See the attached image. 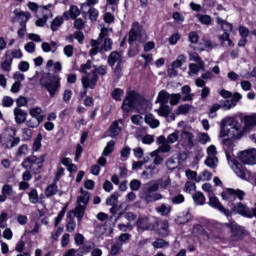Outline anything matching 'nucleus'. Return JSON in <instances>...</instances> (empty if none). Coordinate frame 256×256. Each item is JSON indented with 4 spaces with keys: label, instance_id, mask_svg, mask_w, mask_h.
Returning <instances> with one entry per match:
<instances>
[{
    "label": "nucleus",
    "instance_id": "obj_1",
    "mask_svg": "<svg viewBox=\"0 0 256 256\" xmlns=\"http://www.w3.org/2000/svg\"><path fill=\"white\" fill-rule=\"evenodd\" d=\"M171 185V178L158 179L150 181L146 184H144L141 192H140V198L146 201L147 203H151L153 201H161L163 199V194L157 193L160 189H167Z\"/></svg>",
    "mask_w": 256,
    "mask_h": 256
},
{
    "label": "nucleus",
    "instance_id": "obj_2",
    "mask_svg": "<svg viewBox=\"0 0 256 256\" xmlns=\"http://www.w3.org/2000/svg\"><path fill=\"white\" fill-rule=\"evenodd\" d=\"M245 128L241 125L235 118L226 117L221 122L220 134L219 137H231L239 141L245 137Z\"/></svg>",
    "mask_w": 256,
    "mask_h": 256
},
{
    "label": "nucleus",
    "instance_id": "obj_3",
    "mask_svg": "<svg viewBox=\"0 0 256 256\" xmlns=\"http://www.w3.org/2000/svg\"><path fill=\"white\" fill-rule=\"evenodd\" d=\"M143 105H145V98L135 91H129L122 103L121 109L124 110L125 113H129L131 109L134 108L143 109Z\"/></svg>",
    "mask_w": 256,
    "mask_h": 256
},
{
    "label": "nucleus",
    "instance_id": "obj_4",
    "mask_svg": "<svg viewBox=\"0 0 256 256\" xmlns=\"http://www.w3.org/2000/svg\"><path fill=\"white\" fill-rule=\"evenodd\" d=\"M216 229H218L220 233H224V231H229L230 241H241L243 239V228L233 220H230L229 223H217Z\"/></svg>",
    "mask_w": 256,
    "mask_h": 256
},
{
    "label": "nucleus",
    "instance_id": "obj_5",
    "mask_svg": "<svg viewBox=\"0 0 256 256\" xmlns=\"http://www.w3.org/2000/svg\"><path fill=\"white\" fill-rule=\"evenodd\" d=\"M45 163V156L42 155L40 157H37L35 155H31L26 157L22 164L21 167L23 169H28L32 171L35 175H39L41 173V170L43 169V164Z\"/></svg>",
    "mask_w": 256,
    "mask_h": 256
},
{
    "label": "nucleus",
    "instance_id": "obj_6",
    "mask_svg": "<svg viewBox=\"0 0 256 256\" xmlns=\"http://www.w3.org/2000/svg\"><path fill=\"white\" fill-rule=\"evenodd\" d=\"M40 85L48 91L50 97H55V93L61 88V77L59 75L43 77L40 80Z\"/></svg>",
    "mask_w": 256,
    "mask_h": 256
},
{
    "label": "nucleus",
    "instance_id": "obj_7",
    "mask_svg": "<svg viewBox=\"0 0 256 256\" xmlns=\"http://www.w3.org/2000/svg\"><path fill=\"white\" fill-rule=\"evenodd\" d=\"M177 141H179V131L177 130L169 134L167 138L164 135L159 136L157 138L158 151H161V153L171 152V145L177 143Z\"/></svg>",
    "mask_w": 256,
    "mask_h": 256
},
{
    "label": "nucleus",
    "instance_id": "obj_8",
    "mask_svg": "<svg viewBox=\"0 0 256 256\" xmlns=\"http://www.w3.org/2000/svg\"><path fill=\"white\" fill-rule=\"evenodd\" d=\"M136 227L138 233H143L145 231H155L159 229V221L147 216H142L137 219Z\"/></svg>",
    "mask_w": 256,
    "mask_h": 256
},
{
    "label": "nucleus",
    "instance_id": "obj_9",
    "mask_svg": "<svg viewBox=\"0 0 256 256\" xmlns=\"http://www.w3.org/2000/svg\"><path fill=\"white\" fill-rule=\"evenodd\" d=\"M99 3V0H86L81 4V12L83 17H89L90 20L96 21L99 18V11L95 9V5Z\"/></svg>",
    "mask_w": 256,
    "mask_h": 256
},
{
    "label": "nucleus",
    "instance_id": "obj_10",
    "mask_svg": "<svg viewBox=\"0 0 256 256\" xmlns=\"http://www.w3.org/2000/svg\"><path fill=\"white\" fill-rule=\"evenodd\" d=\"M128 41L130 44L135 43V41H138V43H145V41H147V35L143 31V27H141L138 22H134L132 24Z\"/></svg>",
    "mask_w": 256,
    "mask_h": 256
},
{
    "label": "nucleus",
    "instance_id": "obj_11",
    "mask_svg": "<svg viewBox=\"0 0 256 256\" xmlns=\"http://www.w3.org/2000/svg\"><path fill=\"white\" fill-rule=\"evenodd\" d=\"M241 163L244 165H256V149L251 148L248 150H244L238 155Z\"/></svg>",
    "mask_w": 256,
    "mask_h": 256
},
{
    "label": "nucleus",
    "instance_id": "obj_12",
    "mask_svg": "<svg viewBox=\"0 0 256 256\" xmlns=\"http://www.w3.org/2000/svg\"><path fill=\"white\" fill-rule=\"evenodd\" d=\"M222 198L224 201H235V199L243 201L245 199V192L239 189L228 188L225 192L222 193Z\"/></svg>",
    "mask_w": 256,
    "mask_h": 256
},
{
    "label": "nucleus",
    "instance_id": "obj_13",
    "mask_svg": "<svg viewBox=\"0 0 256 256\" xmlns=\"http://www.w3.org/2000/svg\"><path fill=\"white\" fill-rule=\"evenodd\" d=\"M97 81H99V76L95 71H91L82 77V87L83 89H95Z\"/></svg>",
    "mask_w": 256,
    "mask_h": 256
},
{
    "label": "nucleus",
    "instance_id": "obj_14",
    "mask_svg": "<svg viewBox=\"0 0 256 256\" xmlns=\"http://www.w3.org/2000/svg\"><path fill=\"white\" fill-rule=\"evenodd\" d=\"M227 159H228V163L231 167V169L234 171V173L238 176L241 177V179H245L246 174V169L243 166V164L239 163V161H237L236 159H233L231 157H229V154H227Z\"/></svg>",
    "mask_w": 256,
    "mask_h": 256
},
{
    "label": "nucleus",
    "instance_id": "obj_15",
    "mask_svg": "<svg viewBox=\"0 0 256 256\" xmlns=\"http://www.w3.org/2000/svg\"><path fill=\"white\" fill-rule=\"evenodd\" d=\"M216 23L222 27L224 30L223 35L219 36V40L221 43H225V41H229V31H233V24L223 20L221 17L216 18Z\"/></svg>",
    "mask_w": 256,
    "mask_h": 256
},
{
    "label": "nucleus",
    "instance_id": "obj_16",
    "mask_svg": "<svg viewBox=\"0 0 256 256\" xmlns=\"http://www.w3.org/2000/svg\"><path fill=\"white\" fill-rule=\"evenodd\" d=\"M209 206L213 207L214 209H218V211H220V213H223V215H225V217H227L228 219L231 217V211L223 207V205H221V202H219V199L213 194H209Z\"/></svg>",
    "mask_w": 256,
    "mask_h": 256
},
{
    "label": "nucleus",
    "instance_id": "obj_17",
    "mask_svg": "<svg viewBox=\"0 0 256 256\" xmlns=\"http://www.w3.org/2000/svg\"><path fill=\"white\" fill-rule=\"evenodd\" d=\"M51 7H53V5H51V4H48V5L42 7L43 18H39L35 22L36 27H45V23H47V20L51 19V17H53V12H51L49 10V9H51Z\"/></svg>",
    "mask_w": 256,
    "mask_h": 256
},
{
    "label": "nucleus",
    "instance_id": "obj_18",
    "mask_svg": "<svg viewBox=\"0 0 256 256\" xmlns=\"http://www.w3.org/2000/svg\"><path fill=\"white\" fill-rule=\"evenodd\" d=\"M85 209H87L85 205L79 204L73 211L67 213V218L71 219V215L73 214L74 217H76L78 223H81L85 215Z\"/></svg>",
    "mask_w": 256,
    "mask_h": 256
},
{
    "label": "nucleus",
    "instance_id": "obj_19",
    "mask_svg": "<svg viewBox=\"0 0 256 256\" xmlns=\"http://www.w3.org/2000/svg\"><path fill=\"white\" fill-rule=\"evenodd\" d=\"M81 13H83L81 8L79 9V7L71 5L69 10L63 13V17L66 19V21H69V19L75 20L79 17V15H81Z\"/></svg>",
    "mask_w": 256,
    "mask_h": 256
},
{
    "label": "nucleus",
    "instance_id": "obj_20",
    "mask_svg": "<svg viewBox=\"0 0 256 256\" xmlns=\"http://www.w3.org/2000/svg\"><path fill=\"white\" fill-rule=\"evenodd\" d=\"M14 119L17 125H23L27 121L28 113L21 108H14Z\"/></svg>",
    "mask_w": 256,
    "mask_h": 256
},
{
    "label": "nucleus",
    "instance_id": "obj_21",
    "mask_svg": "<svg viewBox=\"0 0 256 256\" xmlns=\"http://www.w3.org/2000/svg\"><path fill=\"white\" fill-rule=\"evenodd\" d=\"M181 139L184 141V144L189 147V149H193V147H195V135H193V133L184 130L181 134Z\"/></svg>",
    "mask_w": 256,
    "mask_h": 256
},
{
    "label": "nucleus",
    "instance_id": "obj_22",
    "mask_svg": "<svg viewBox=\"0 0 256 256\" xmlns=\"http://www.w3.org/2000/svg\"><path fill=\"white\" fill-rule=\"evenodd\" d=\"M242 123H244V131H246V133H249V131H252L253 127H255L256 125L255 115L244 116L242 118Z\"/></svg>",
    "mask_w": 256,
    "mask_h": 256
},
{
    "label": "nucleus",
    "instance_id": "obj_23",
    "mask_svg": "<svg viewBox=\"0 0 256 256\" xmlns=\"http://www.w3.org/2000/svg\"><path fill=\"white\" fill-rule=\"evenodd\" d=\"M29 115H30V117L40 121L41 123H43V121H45V114H43V108H41L39 106L30 108Z\"/></svg>",
    "mask_w": 256,
    "mask_h": 256
},
{
    "label": "nucleus",
    "instance_id": "obj_24",
    "mask_svg": "<svg viewBox=\"0 0 256 256\" xmlns=\"http://www.w3.org/2000/svg\"><path fill=\"white\" fill-rule=\"evenodd\" d=\"M14 15L16 19L19 20V23H23L24 25H27V21L31 19V13L29 12H24L19 9L14 10Z\"/></svg>",
    "mask_w": 256,
    "mask_h": 256
},
{
    "label": "nucleus",
    "instance_id": "obj_25",
    "mask_svg": "<svg viewBox=\"0 0 256 256\" xmlns=\"http://www.w3.org/2000/svg\"><path fill=\"white\" fill-rule=\"evenodd\" d=\"M123 62V57L121 56V53L117 51H113L108 56V65L110 67H115V63L119 64Z\"/></svg>",
    "mask_w": 256,
    "mask_h": 256
},
{
    "label": "nucleus",
    "instance_id": "obj_26",
    "mask_svg": "<svg viewBox=\"0 0 256 256\" xmlns=\"http://www.w3.org/2000/svg\"><path fill=\"white\" fill-rule=\"evenodd\" d=\"M119 123H123V120L114 121L108 130L109 137L115 138L121 133V127Z\"/></svg>",
    "mask_w": 256,
    "mask_h": 256
},
{
    "label": "nucleus",
    "instance_id": "obj_27",
    "mask_svg": "<svg viewBox=\"0 0 256 256\" xmlns=\"http://www.w3.org/2000/svg\"><path fill=\"white\" fill-rule=\"evenodd\" d=\"M144 121L146 125H149V127H151V129H157V127L161 125L159 120H157V118H155L151 113L145 115Z\"/></svg>",
    "mask_w": 256,
    "mask_h": 256
},
{
    "label": "nucleus",
    "instance_id": "obj_28",
    "mask_svg": "<svg viewBox=\"0 0 256 256\" xmlns=\"http://www.w3.org/2000/svg\"><path fill=\"white\" fill-rule=\"evenodd\" d=\"M65 21V17L63 16H56L53 21L51 22L50 28L51 31L55 32V31H59V27H61V25H63Z\"/></svg>",
    "mask_w": 256,
    "mask_h": 256
},
{
    "label": "nucleus",
    "instance_id": "obj_29",
    "mask_svg": "<svg viewBox=\"0 0 256 256\" xmlns=\"http://www.w3.org/2000/svg\"><path fill=\"white\" fill-rule=\"evenodd\" d=\"M170 99H171V94L165 90H162L158 94L157 102L160 103V105H167Z\"/></svg>",
    "mask_w": 256,
    "mask_h": 256
},
{
    "label": "nucleus",
    "instance_id": "obj_30",
    "mask_svg": "<svg viewBox=\"0 0 256 256\" xmlns=\"http://www.w3.org/2000/svg\"><path fill=\"white\" fill-rule=\"evenodd\" d=\"M160 228L158 229L159 235L161 237H167L169 235V221L167 220H162L159 222Z\"/></svg>",
    "mask_w": 256,
    "mask_h": 256
},
{
    "label": "nucleus",
    "instance_id": "obj_31",
    "mask_svg": "<svg viewBox=\"0 0 256 256\" xmlns=\"http://www.w3.org/2000/svg\"><path fill=\"white\" fill-rule=\"evenodd\" d=\"M113 151H115V140H111L107 143L102 152V157H109Z\"/></svg>",
    "mask_w": 256,
    "mask_h": 256
},
{
    "label": "nucleus",
    "instance_id": "obj_32",
    "mask_svg": "<svg viewBox=\"0 0 256 256\" xmlns=\"http://www.w3.org/2000/svg\"><path fill=\"white\" fill-rule=\"evenodd\" d=\"M91 195L89 194V192L87 191H83L81 190V195L77 198V203H79V205H85V207H87V203H89V199H90Z\"/></svg>",
    "mask_w": 256,
    "mask_h": 256
},
{
    "label": "nucleus",
    "instance_id": "obj_33",
    "mask_svg": "<svg viewBox=\"0 0 256 256\" xmlns=\"http://www.w3.org/2000/svg\"><path fill=\"white\" fill-rule=\"evenodd\" d=\"M13 65V58L5 56V60L1 63V68L6 73H9L11 71V67Z\"/></svg>",
    "mask_w": 256,
    "mask_h": 256
},
{
    "label": "nucleus",
    "instance_id": "obj_34",
    "mask_svg": "<svg viewBox=\"0 0 256 256\" xmlns=\"http://www.w3.org/2000/svg\"><path fill=\"white\" fill-rule=\"evenodd\" d=\"M158 115L161 117H169V113H171V107L167 104H160L159 109H156Z\"/></svg>",
    "mask_w": 256,
    "mask_h": 256
},
{
    "label": "nucleus",
    "instance_id": "obj_35",
    "mask_svg": "<svg viewBox=\"0 0 256 256\" xmlns=\"http://www.w3.org/2000/svg\"><path fill=\"white\" fill-rule=\"evenodd\" d=\"M195 205H205V194L202 192H196L192 196Z\"/></svg>",
    "mask_w": 256,
    "mask_h": 256
},
{
    "label": "nucleus",
    "instance_id": "obj_36",
    "mask_svg": "<svg viewBox=\"0 0 256 256\" xmlns=\"http://www.w3.org/2000/svg\"><path fill=\"white\" fill-rule=\"evenodd\" d=\"M183 95H186L182 101H193V97H195L194 94H191V87L189 85H185L181 89Z\"/></svg>",
    "mask_w": 256,
    "mask_h": 256
},
{
    "label": "nucleus",
    "instance_id": "obj_37",
    "mask_svg": "<svg viewBox=\"0 0 256 256\" xmlns=\"http://www.w3.org/2000/svg\"><path fill=\"white\" fill-rule=\"evenodd\" d=\"M59 188L57 187V183L53 182V184L49 185L45 190L46 197H53V195H57Z\"/></svg>",
    "mask_w": 256,
    "mask_h": 256
},
{
    "label": "nucleus",
    "instance_id": "obj_38",
    "mask_svg": "<svg viewBox=\"0 0 256 256\" xmlns=\"http://www.w3.org/2000/svg\"><path fill=\"white\" fill-rule=\"evenodd\" d=\"M5 57H11L13 59H21L23 57V52L21 49L8 50L5 52Z\"/></svg>",
    "mask_w": 256,
    "mask_h": 256
},
{
    "label": "nucleus",
    "instance_id": "obj_39",
    "mask_svg": "<svg viewBox=\"0 0 256 256\" xmlns=\"http://www.w3.org/2000/svg\"><path fill=\"white\" fill-rule=\"evenodd\" d=\"M189 57L190 61H195V63H198V65L200 66V69H202V71H205V62L202 61L201 57H199V54L190 53Z\"/></svg>",
    "mask_w": 256,
    "mask_h": 256
},
{
    "label": "nucleus",
    "instance_id": "obj_40",
    "mask_svg": "<svg viewBox=\"0 0 256 256\" xmlns=\"http://www.w3.org/2000/svg\"><path fill=\"white\" fill-rule=\"evenodd\" d=\"M217 163H219L217 156H207L205 160V165L211 169H215V167H217Z\"/></svg>",
    "mask_w": 256,
    "mask_h": 256
},
{
    "label": "nucleus",
    "instance_id": "obj_41",
    "mask_svg": "<svg viewBox=\"0 0 256 256\" xmlns=\"http://www.w3.org/2000/svg\"><path fill=\"white\" fill-rule=\"evenodd\" d=\"M26 124V127H28L29 129H37V127H39V125H41V121L37 120L36 118L31 117L30 119L26 120L24 122Z\"/></svg>",
    "mask_w": 256,
    "mask_h": 256
},
{
    "label": "nucleus",
    "instance_id": "obj_42",
    "mask_svg": "<svg viewBox=\"0 0 256 256\" xmlns=\"http://www.w3.org/2000/svg\"><path fill=\"white\" fill-rule=\"evenodd\" d=\"M29 201L32 203V205H37L39 203V193L37 192L36 189H32L28 193Z\"/></svg>",
    "mask_w": 256,
    "mask_h": 256
},
{
    "label": "nucleus",
    "instance_id": "obj_43",
    "mask_svg": "<svg viewBox=\"0 0 256 256\" xmlns=\"http://www.w3.org/2000/svg\"><path fill=\"white\" fill-rule=\"evenodd\" d=\"M157 213H160V215H169L171 213V206L167 204H161L160 206L156 207Z\"/></svg>",
    "mask_w": 256,
    "mask_h": 256
},
{
    "label": "nucleus",
    "instance_id": "obj_44",
    "mask_svg": "<svg viewBox=\"0 0 256 256\" xmlns=\"http://www.w3.org/2000/svg\"><path fill=\"white\" fill-rule=\"evenodd\" d=\"M111 95L115 101H122L123 95H125V91H123V89L121 88H115L112 91Z\"/></svg>",
    "mask_w": 256,
    "mask_h": 256
},
{
    "label": "nucleus",
    "instance_id": "obj_45",
    "mask_svg": "<svg viewBox=\"0 0 256 256\" xmlns=\"http://www.w3.org/2000/svg\"><path fill=\"white\" fill-rule=\"evenodd\" d=\"M112 49H113V40H111V38H105L100 47V51H111Z\"/></svg>",
    "mask_w": 256,
    "mask_h": 256
},
{
    "label": "nucleus",
    "instance_id": "obj_46",
    "mask_svg": "<svg viewBox=\"0 0 256 256\" xmlns=\"http://www.w3.org/2000/svg\"><path fill=\"white\" fill-rule=\"evenodd\" d=\"M118 199L119 196H117V194H112L110 197L106 199V205L110 207H117V203H119Z\"/></svg>",
    "mask_w": 256,
    "mask_h": 256
},
{
    "label": "nucleus",
    "instance_id": "obj_47",
    "mask_svg": "<svg viewBox=\"0 0 256 256\" xmlns=\"http://www.w3.org/2000/svg\"><path fill=\"white\" fill-rule=\"evenodd\" d=\"M187 61L185 55H179L177 59L172 63V67L179 69V67L183 66V63Z\"/></svg>",
    "mask_w": 256,
    "mask_h": 256
},
{
    "label": "nucleus",
    "instance_id": "obj_48",
    "mask_svg": "<svg viewBox=\"0 0 256 256\" xmlns=\"http://www.w3.org/2000/svg\"><path fill=\"white\" fill-rule=\"evenodd\" d=\"M203 71V69H201V66L199 64H195V63H191L189 65V75H198L199 71Z\"/></svg>",
    "mask_w": 256,
    "mask_h": 256
},
{
    "label": "nucleus",
    "instance_id": "obj_49",
    "mask_svg": "<svg viewBox=\"0 0 256 256\" xmlns=\"http://www.w3.org/2000/svg\"><path fill=\"white\" fill-rule=\"evenodd\" d=\"M197 19L202 25H211V16L209 15L198 14Z\"/></svg>",
    "mask_w": 256,
    "mask_h": 256
},
{
    "label": "nucleus",
    "instance_id": "obj_50",
    "mask_svg": "<svg viewBox=\"0 0 256 256\" xmlns=\"http://www.w3.org/2000/svg\"><path fill=\"white\" fill-rule=\"evenodd\" d=\"M41 141H43V136L38 134L37 138L34 140L32 151H39L41 149Z\"/></svg>",
    "mask_w": 256,
    "mask_h": 256
},
{
    "label": "nucleus",
    "instance_id": "obj_51",
    "mask_svg": "<svg viewBox=\"0 0 256 256\" xmlns=\"http://www.w3.org/2000/svg\"><path fill=\"white\" fill-rule=\"evenodd\" d=\"M153 247L155 249H163V247H169V242L163 240V239H157L153 242Z\"/></svg>",
    "mask_w": 256,
    "mask_h": 256
},
{
    "label": "nucleus",
    "instance_id": "obj_52",
    "mask_svg": "<svg viewBox=\"0 0 256 256\" xmlns=\"http://www.w3.org/2000/svg\"><path fill=\"white\" fill-rule=\"evenodd\" d=\"M198 141L202 145H207L211 141V137H209V134L207 133H200L198 134Z\"/></svg>",
    "mask_w": 256,
    "mask_h": 256
},
{
    "label": "nucleus",
    "instance_id": "obj_53",
    "mask_svg": "<svg viewBox=\"0 0 256 256\" xmlns=\"http://www.w3.org/2000/svg\"><path fill=\"white\" fill-rule=\"evenodd\" d=\"M171 203L174 205H181L185 201V196L183 194H178L170 198Z\"/></svg>",
    "mask_w": 256,
    "mask_h": 256
},
{
    "label": "nucleus",
    "instance_id": "obj_54",
    "mask_svg": "<svg viewBox=\"0 0 256 256\" xmlns=\"http://www.w3.org/2000/svg\"><path fill=\"white\" fill-rule=\"evenodd\" d=\"M213 177V174L207 170H204L202 174L200 175V178H198L196 181H211V178Z\"/></svg>",
    "mask_w": 256,
    "mask_h": 256
},
{
    "label": "nucleus",
    "instance_id": "obj_55",
    "mask_svg": "<svg viewBox=\"0 0 256 256\" xmlns=\"http://www.w3.org/2000/svg\"><path fill=\"white\" fill-rule=\"evenodd\" d=\"M14 191H13V186L9 185V184H5L2 187V194L6 195L7 197H11L13 195Z\"/></svg>",
    "mask_w": 256,
    "mask_h": 256
},
{
    "label": "nucleus",
    "instance_id": "obj_56",
    "mask_svg": "<svg viewBox=\"0 0 256 256\" xmlns=\"http://www.w3.org/2000/svg\"><path fill=\"white\" fill-rule=\"evenodd\" d=\"M121 249H123V244L116 243L111 247V255L117 256L121 253Z\"/></svg>",
    "mask_w": 256,
    "mask_h": 256
},
{
    "label": "nucleus",
    "instance_id": "obj_57",
    "mask_svg": "<svg viewBox=\"0 0 256 256\" xmlns=\"http://www.w3.org/2000/svg\"><path fill=\"white\" fill-rule=\"evenodd\" d=\"M19 143H21V138H13V140L8 141V143L5 146V149H13V147H17Z\"/></svg>",
    "mask_w": 256,
    "mask_h": 256
},
{
    "label": "nucleus",
    "instance_id": "obj_58",
    "mask_svg": "<svg viewBox=\"0 0 256 256\" xmlns=\"http://www.w3.org/2000/svg\"><path fill=\"white\" fill-rule=\"evenodd\" d=\"M142 143L144 145H151L155 143V136L151 134H147L142 138Z\"/></svg>",
    "mask_w": 256,
    "mask_h": 256
},
{
    "label": "nucleus",
    "instance_id": "obj_59",
    "mask_svg": "<svg viewBox=\"0 0 256 256\" xmlns=\"http://www.w3.org/2000/svg\"><path fill=\"white\" fill-rule=\"evenodd\" d=\"M118 241L120 245H123L125 243H127L128 241H131V234L129 233H124V234H121L119 237H118Z\"/></svg>",
    "mask_w": 256,
    "mask_h": 256
},
{
    "label": "nucleus",
    "instance_id": "obj_60",
    "mask_svg": "<svg viewBox=\"0 0 256 256\" xmlns=\"http://www.w3.org/2000/svg\"><path fill=\"white\" fill-rule=\"evenodd\" d=\"M125 64V61L120 62L116 65L115 69H114V74L116 75V77L119 79V77H121V75H123V65Z\"/></svg>",
    "mask_w": 256,
    "mask_h": 256
},
{
    "label": "nucleus",
    "instance_id": "obj_61",
    "mask_svg": "<svg viewBox=\"0 0 256 256\" xmlns=\"http://www.w3.org/2000/svg\"><path fill=\"white\" fill-rule=\"evenodd\" d=\"M131 191H139L141 189V180L134 179L130 182Z\"/></svg>",
    "mask_w": 256,
    "mask_h": 256
},
{
    "label": "nucleus",
    "instance_id": "obj_62",
    "mask_svg": "<svg viewBox=\"0 0 256 256\" xmlns=\"http://www.w3.org/2000/svg\"><path fill=\"white\" fill-rule=\"evenodd\" d=\"M236 106L237 104H235V102L232 99H230L224 102V104L222 105V109H224L225 111H229V109H233V107Z\"/></svg>",
    "mask_w": 256,
    "mask_h": 256
},
{
    "label": "nucleus",
    "instance_id": "obj_63",
    "mask_svg": "<svg viewBox=\"0 0 256 256\" xmlns=\"http://www.w3.org/2000/svg\"><path fill=\"white\" fill-rule=\"evenodd\" d=\"M32 128H23L22 129V136L26 139L29 140L33 137V130H31Z\"/></svg>",
    "mask_w": 256,
    "mask_h": 256
},
{
    "label": "nucleus",
    "instance_id": "obj_64",
    "mask_svg": "<svg viewBox=\"0 0 256 256\" xmlns=\"http://www.w3.org/2000/svg\"><path fill=\"white\" fill-rule=\"evenodd\" d=\"M181 101V94H171L170 95V105L175 106Z\"/></svg>",
    "mask_w": 256,
    "mask_h": 256
}]
</instances>
